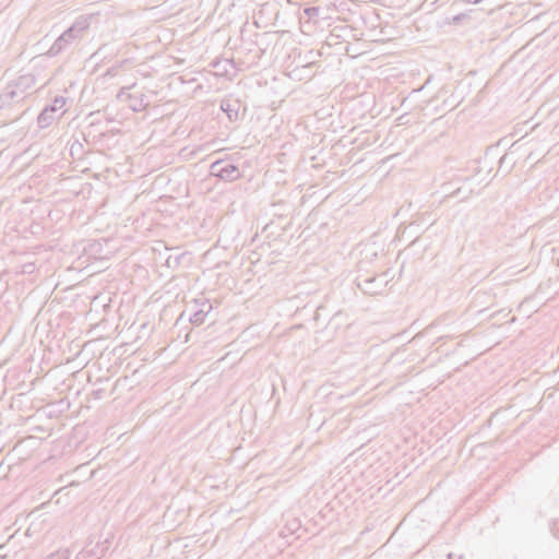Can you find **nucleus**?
Listing matches in <instances>:
<instances>
[{"label": "nucleus", "instance_id": "nucleus-9", "mask_svg": "<svg viewBox=\"0 0 559 559\" xmlns=\"http://www.w3.org/2000/svg\"><path fill=\"white\" fill-rule=\"evenodd\" d=\"M94 394L96 395V397H99L100 396V391H95Z\"/></svg>", "mask_w": 559, "mask_h": 559}, {"label": "nucleus", "instance_id": "nucleus-2", "mask_svg": "<svg viewBox=\"0 0 559 559\" xmlns=\"http://www.w3.org/2000/svg\"><path fill=\"white\" fill-rule=\"evenodd\" d=\"M36 78L32 73L20 75L12 84H9L0 94L2 104H11L23 98V95L35 86Z\"/></svg>", "mask_w": 559, "mask_h": 559}, {"label": "nucleus", "instance_id": "nucleus-8", "mask_svg": "<svg viewBox=\"0 0 559 559\" xmlns=\"http://www.w3.org/2000/svg\"><path fill=\"white\" fill-rule=\"evenodd\" d=\"M2 550H3V546H0V558L1 559H7L8 556H7V554H2Z\"/></svg>", "mask_w": 559, "mask_h": 559}, {"label": "nucleus", "instance_id": "nucleus-5", "mask_svg": "<svg viewBox=\"0 0 559 559\" xmlns=\"http://www.w3.org/2000/svg\"><path fill=\"white\" fill-rule=\"evenodd\" d=\"M105 544L106 542L96 543L95 545L88 544L75 556V559H102L107 550Z\"/></svg>", "mask_w": 559, "mask_h": 559}, {"label": "nucleus", "instance_id": "nucleus-6", "mask_svg": "<svg viewBox=\"0 0 559 559\" xmlns=\"http://www.w3.org/2000/svg\"><path fill=\"white\" fill-rule=\"evenodd\" d=\"M71 552L69 549H59L56 552L47 556L45 559H70Z\"/></svg>", "mask_w": 559, "mask_h": 559}, {"label": "nucleus", "instance_id": "nucleus-1", "mask_svg": "<svg viewBox=\"0 0 559 559\" xmlns=\"http://www.w3.org/2000/svg\"><path fill=\"white\" fill-rule=\"evenodd\" d=\"M93 14L78 16L72 25L66 29L47 51L49 57H56L68 50L72 45L80 43L91 26Z\"/></svg>", "mask_w": 559, "mask_h": 559}, {"label": "nucleus", "instance_id": "nucleus-3", "mask_svg": "<svg viewBox=\"0 0 559 559\" xmlns=\"http://www.w3.org/2000/svg\"><path fill=\"white\" fill-rule=\"evenodd\" d=\"M67 98L56 96L52 104L47 105L37 117V124L40 129L50 127L56 120H59L66 112Z\"/></svg>", "mask_w": 559, "mask_h": 559}, {"label": "nucleus", "instance_id": "nucleus-4", "mask_svg": "<svg viewBox=\"0 0 559 559\" xmlns=\"http://www.w3.org/2000/svg\"><path fill=\"white\" fill-rule=\"evenodd\" d=\"M135 84L132 86H123L117 94V99L121 103H126L133 111H141L148 105L147 97L141 91L128 92L134 90Z\"/></svg>", "mask_w": 559, "mask_h": 559}, {"label": "nucleus", "instance_id": "nucleus-10", "mask_svg": "<svg viewBox=\"0 0 559 559\" xmlns=\"http://www.w3.org/2000/svg\"><path fill=\"white\" fill-rule=\"evenodd\" d=\"M2 102H3V98L0 100V108L4 105V104H2Z\"/></svg>", "mask_w": 559, "mask_h": 559}, {"label": "nucleus", "instance_id": "nucleus-7", "mask_svg": "<svg viewBox=\"0 0 559 559\" xmlns=\"http://www.w3.org/2000/svg\"><path fill=\"white\" fill-rule=\"evenodd\" d=\"M36 270V265L34 262H26L21 265L22 274H33Z\"/></svg>", "mask_w": 559, "mask_h": 559}]
</instances>
